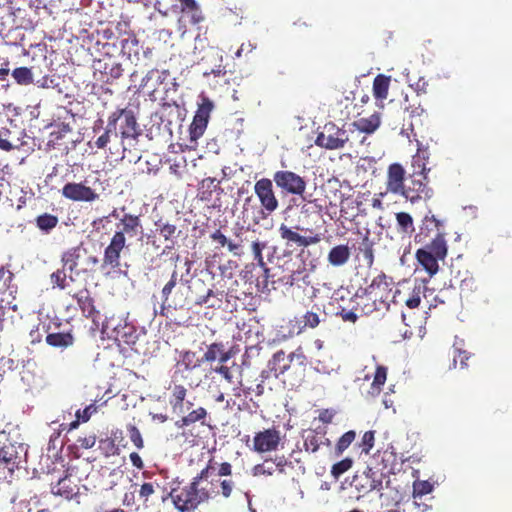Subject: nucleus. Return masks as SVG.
<instances>
[{
	"label": "nucleus",
	"instance_id": "obj_1",
	"mask_svg": "<svg viewBox=\"0 0 512 512\" xmlns=\"http://www.w3.org/2000/svg\"><path fill=\"white\" fill-rule=\"evenodd\" d=\"M213 460L210 459L191 482L184 486L171 488L170 492L162 500L171 498L174 507L179 512H194L201 504L207 503L215 494L214 482L208 481L211 470L214 469Z\"/></svg>",
	"mask_w": 512,
	"mask_h": 512
},
{
	"label": "nucleus",
	"instance_id": "obj_2",
	"mask_svg": "<svg viewBox=\"0 0 512 512\" xmlns=\"http://www.w3.org/2000/svg\"><path fill=\"white\" fill-rule=\"evenodd\" d=\"M53 288L64 291L76 300L82 315L90 318L98 327L101 318L100 312L95 307V300L91 295L86 281H79L75 277H67L63 271H55L50 275Z\"/></svg>",
	"mask_w": 512,
	"mask_h": 512
},
{
	"label": "nucleus",
	"instance_id": "obj_3",
	"mask_svg": "<svg viewBox=\"0 0 512 512\" xmlns=\"http://www.w3.org/2000/svg\"><path fill=\"white\" fill-rule=\"evenodd\" d=\"M116 228L110 243L104 249L102 268H118L121 253L127 246L126 238H134L143 230L140 216L131 213H125L116 224Z\"/></svg>",
	"mask_w": 512,
	"mask_h": 512
},
{
	"label": "nucleus",
	"instance_id": "obj_4",
	"mask_svg": "<svg viewBox=\"0 0 512 512\" xmlns=\"http://www.w3.org/2000/svg\"><path fill=\"white\" fill-rule=\"evenodd\" d=\"M434 196V190L430 186V181L426 173H411L407 177L405 193L402 198L412 204L420 201L427 202Z\"/></svg>",
	"mask_w": 512,
	"mask_h": 512
},
{
	"label": "nucleus",
	"instance_id": "obj_5",
	"mask_svg": "<svg viewBox=\"0 0 512 512\" xmlns=\"http://www.w3.org/2000/svg\"><path fill=\"white\" fill-rule=\"evenodd\" d=\"M280 238L285 242V246L287 248L292 247H301V251L298 254V257L301 258L303 262H305V255H309V251L306 248L310 245L318 244L323 239L322 233H314L310 230V235H301L292 227L287 226L282 223L278 229Z\"/></svg>",
	"mask_w": 512,
	"mask_h": 512
},
{
	"label": "nucleus",
	"instance_id": "obj_6",
	"mask_svg": "<svg viewBox=\"0 0 512 512\" xmlns=\"http://www.w3.org/2000/svg\"><path fill=\"white\" fill-rule=\"evenodd\" d=\"M254 193L260 203L262 218L272 215L279 208L272 179L263 177L254 184Z\"/></svg>",
	"mask_w": 512,
	"mask_h": 512
},
{
	"label": "nucleus",
	"instance_id": "obj_7",
	"mask_svg": "<svg viewBox=\"0 0 512 512\" xmlns=\"http://www.w3.org/2000/svg\"><path fill=\"white\" fill-rule=\"evenodd\" d=\"M109 129L116 130L120 123V135L122 139H137L141 134L134 112L131 109H117L109 115Z\"/></svg>",
	"mask_w": 512,
	"mask_h": 512
},
{
	"label": "nucleus",
	"instance_id": "obj_8",
	"mask_svg": "<svg viewBox=\"0 0 512 512\" xmlns=\"http://www.w3.org/2000/svg\"><path fill=\"white\" fill-rule=\"evenodd\" d=\"M213 107L212 101L208 98H204L202 103L198 106L189 127L190 148L195 149L197 147L198 139L201 138L206 131Z\"/></svg>",
	"mask_w": 512,
	"mask_h": 512
},
{
	"label": "nucleus",
	"instance_id": "obj_9",
	"mask_svg": "<svg viewBox=\"0 0 512 512\" xmlns=\"http://www.w3.org/2000/svg\"><path fill=\"white\" fill-rule=\"evenodd\" d=\"M272 181L287 194L303 197L307 183L305 179L290 170H279L273 174Z\"/></svg>",
	"mask_w": 512,
	"mask_h": 512
},
{
	"label": "nucleus",
	"instance_id": "obj_10",
	"mask_svg": "<svg viewBox=\"0 0 512 512\" xmlns=\"http://www.w3.org/2000/svg\"><path fill=\"white\" fill-rule=\"evenodd\" d=\"M348 140L349 137L345 130L329 122L324 125L323 131L318 133L315 144L321 148L336 150L343 148Z\"/></svg>",
	"mask_w": 512,
	"mask_h": 512
},
{
	"label": "nucleus",
	"instance_id": "obj_11",
	"mask_svg": "<svg viewBox=\"0 0 512 512\" xmlns=\"http://www.w3.org/2000/svg\"><path fill=\"white\" fill-rule=\"evenodd\" d=\"M285 435L281 431L272 426L271 428L264 429L255 433L253 438V451L257 453H267L277 451L283 447Z\"/></svg>",
	"mask_w": 512,
	"mask_h": 512
},
{
	"label": "nucleus",
	"instance_id": "obj_12",
	"mask_svg": "<svg viewBox=\"0 0 512 512\" xmlns=\"http://www.w3.org/2000/svg\"><path fill=\"white\" fill-rule=\"evenodd\" d=\"M407 182L406 171L400 163H392L388 166L385 180V191L378 196L385 197L388 194L402 197L405 193Z\"/></svg>",
	"mask_w": 512,
	"mask_h": 512
},
{
	"label": "nucleus",
	"instance_id": "obj_13",
	"mask_svg": "<svg viewBox=\"0 0 512 512\" xmlns=\"http://www.w3.org/2000/svg\"><path fill=\"white\" fill-rule=\"evenodd\" d=\"M385 474L374 468L368 467L362 473H356L352 479L351 486L354 487L358 493L365 495L373 490H381L383 488V480Z\"/></svg>",
	"mask_w": 512,
	"mask_h": 512
},
{
	"label": "nucleus",
	"instance_id": "obj_14",
	"mask_svg": "<svg viewBox=\"0 0 512 512\" xmlns=\"http://www.w3.org/2000/svg\"><path fill=\"white\" fill-rule=\"evenodd\" d=\"M61 193L63 197L74 202H93L99 198V194L83 182L66 183Z\"/></svg>",
	"mask_w": 512,
	"mask_h": 512
},
{
	"label": "nucleus",
	"instance_id": "obj_15",
	"mask_svg": "<svg viewBox=\"0 0 512 512\" xmlns=\"http://www.w3.org/2000/svg\"><path fill=\"white\" fill-rule=\"evenodd\" d=\"M440 233L446 234L444 228V221L438 219L434 214L429 211L422 220L420 231L416 235L415 240L417 243H426L433 235Z\"/></svg>",
	"mask_w": 512,
	"mask_h": 512
},
{
	"label": "nucleus",
	"instance_id": "obj_16",
	"mask_svg": "<svg viewBox=\"0 0 512 512\" xmlns=\"http://www.w3.org/2000/svg\"><path fill=\"white\" fill-rule=\"evenodd\" d=\"M294 359H296L300 364H303L305 356L300 350L292 352L289 355H286L283 350H279L269 361L270 370L274 372L276 377H278L289 369L290 363Z\"/></svg>",
	"mask_w": 512,
	"mask_h": 512
},
{
	"label": "nucleus",
	"instance_id": "obj_17",
	"mask_svg": "<svg viewBox=\"0 0 512 512\" xmlns=\"http://www.w3.org/2000/svg\"><path fill=\"white\" fill-rule=\"evenodd\" d=\"M390 281L388 277L384 273L378 274L372 280L371 284L366 288V292L369 300H372V305H365L363 311L365 314L371 313L375 308V301L379 296L380 299L383 298L384 293L390 291Z\"/></svg>",
	"mask_w": 512,
	"mask_h": 512
},
{
	"label": "nucleus",
	"instance_id": "obj_18",
	"mask_svg": "<svg viewBox=\"0 0 512 512\" xmlns=\"http://www.w3.org/2000/svg\"><path fill=\"white\" fill-rule=\"evenodd\" d=\"M83 251H85V249L76 246L63 252L61 256L62 268L56 271H63L67 277H75L77 279L82 272V270H78V265Z\"/></svg>",
	"mask_w": 512,
	"mask_h": 512
},
{
	"label": "nucleus",
	"instance_id": "obj_19",
	"mask_svg": "<svg viewBox=\"0 0 512 512\" xmlns=\"http://www.w3.org/2000/svg\"><path fill=\"white\" fill-rule=\"evenodd\" d=\"M177 2L179 3V9L182 14L179 18V23L186 18L192 25H199L205 21V15L196 0H180Z\"/></svg>",
	"mask_w": 512,
	"mask_h": 512
},
{
	"label": "nucleus",
	"instance_id": "obj_20",
	"mask_svg": "<svg viewBox=\"0 0 512 512\" xmlns=\"http://www.w3.org/2000/svg\"><path fill=\"white\" fill-rule=\"evenodd\" d=\"M286 463L284 456L276 457L275 459H266L252 468V475L260 477L272 476L275 472L284 473Z\"/></svg>",
	"mask_w": 512,
	"mask_h": 512
},
{
	"label": "nucleus",
	"instance_id": "obj_21",
	"mask_svg": "<svg viewBox=\"0 0 512 512\" xmlns=\"http://www.w3.org/2000/svg\"><path fill=\"white\" fill-rule=\"evenodd\" d=\"M175 421V426L178 429L190 427L193 424L199 422L202 426L207 425L208 412L204 407H197L189 411L186 415Z\"/></svg>",
	"mask_w": 512,
	"mask_h": 512
},
{
	"label": "nucleus",
	"instance_id": "obj_22",
	"mask_svg": "<svg viewBox=\"0 0 512 512\" xmlns=\"http://www.w3.org/2000/svg\"><path fill=\"white\" fill-rule=\"evenodd\" d=\"M445 235L440 233L433 235L426 243H422L424 245L422 248L438 259L444 260L448 253Z\"/></svg>",
	"mask_w": 512,
	"mask_h": 512
},
{
	"label": "nucleus",
	"instance_id": "obj_23",
	"mask_svg": "<svg viewBox=\"0 0 512 512\" xmlns=\"http://www.w3.org/2000/svg\"><path fill=\"white\" fill-rule=\"evenodd\" d=\"M350 256L351 252L348 245L340 244L330 249L327 255V261L333 267H340L349 261Z\"/></svg>",
	"mask_w": 512,
	"mask_h": 512
},
{
	"label": "nucleus",
	"instance_id": "obj_24",
	"mask_svg": "<svg viewBox=\"0 0 512 512\" xmlns=\"http://www.w3.org/2000/svg\"><path fill=\"white\" fill-rule=\"evenodd\" d=\"M155 227L164 240L171 243V245H167L163 250L162 254H165L167 249L173 248L180 231H178L176 225L163 222L161 219L155 222Z\"/></svg>",
	"mask_w": 512,
	"mask_h": 512
},
{
	"label": "nucleus",
	"instance_id": "obj_25",
	"mask_svg": "<svg viewBox=\"0 0 512 512\" xmlns=\"http://www.w3.org/2000/svg\"><path fill=\"white\" fill-rule=\"evenodd\" d=\"M187 389L183 385H175L169 400L173 413L177 415L185 414V399Z\"/></svg>",
	"mask_w": 512,
	"mask_h": 512
},
{
	"label": "nucleus",
	"instance_id": "obj_26",
	"mask_svg": "<svg viewBox=\"0 0 512 512\" xmlns=\"http://www.w3.org/2000/svg\"><path fill=\"white\" fill-rule=\"evenodd\" d=\"M416 259L430 276H433L438 272V261L440 259L430 254L427 250H424L423 248L418 249L416 251Z\"/></svg>",
	"mask_w": 512,
	"mask_h": 512
},
{
	"label": "nucleus",
	"instance_id": "obj_27",
	"mask_svg": "<svg viewBox=\"0 0 512 512\" xmlns=\"http://www.w3.org/2000/svg\"><path fill=\"white\" fill-rule=\"evenodd\" d=\"M220 182L213 177H207L203 179L198 188V197L201 201L210 202L212 199V194L216 190H220L219 186Z\"/></svg>",
	"mask_w": 512,
	"mask_h": 512
},
{
	"label": "nucleus",
	"instance_id": "obj_28",
	"mask_svg": "<svg viewBox=\"0 0 512 512\" xmlns=\"http://www.w3.org/2000/svg\"><path fill=\"white\" fill-rule=\"evenodd\" d=\"M391 77L378 74L373 80V95L377 100H384L388 97Z\"/></svg>",
	"mask_w": 512,
	"mask_h": 512
},
{
	"label": "nucleus",
	"instance_id": "obj_29",
	"mask_svg": "<svg viewBox=\"0 0 512 512\" xmlns=\"http://www.w3.org/2000/svg\"><path fill=\"white\" fill-rule=\"evenodd\" d=\"M352 126L360 132L371 134L380 126V117L377 113H374L367 118H360L354 121Z\"/></svg>",
	"mask_w": 512,
	"mask_h": 512
},
{
	"label": "nucleus",
	"instance_id": "obj_30",
	"mask_svg": "<svg viewBox=\"0 0 512 512\" xmlns=\"http://www.w3.org/2000/svg\"><path fill=\"white\" fill-rule=\"evenodd\" d=\"M46 343L56 348H67L74 343V336L70 333H49L46 336Z\"/></svg>",
	"mask_w": 512,
	"mask_h": 512
},
{
	"label": "nucleus",
	"instance_id": "obj_31",
	"mask_svg": "<svg viewBox=\"0 0 512 512\" xmlns=\"http://www.w3.org/2000/svg\"><path fill=\"white\" fill-rule=\"evenodd\" d=\"M323 436L319 435L315 430H310L303 435V447L308 453H316L322 442Z\"/></svg>",
	"mask_w": 512,
	"mask_h": 512
},
{
	"label": "nucleus",
	"instance_id": "obj_32",
	"mask_svg": "<svg viewBox=\"0 0 512 512\" xmlns=\"http://www.w3.org/2000/svg\"><path fill=\"white\" fill-rule=\"evenodd\" d=\"M11 75L15 82L21 86H28L34 82L32 69L25 66L13 69Z\"/></svg>",
	"mask_w": 512,
	"mask_h": 512
},
{
	"label": "nucleus",
	"instance_id": "obj_33",
	"mask_svg": "<svg viewBox=\"0 0 512 512\" xmlns=\"http://www.w3.org/2000/svg\"><path fill=\"white\" fill-rule=\"evenodd\" d=\"M387 379V368L383 365H377L373 381L371 384L370 394L373 396L379 395L382 386L385 384Z\"/></svg>",
	"mask_w": 512,
	"mask_h": 512
},
{
	"label": "nucleus",
	"instance_id": "obj_34",
	"mask_svg": "<svg viewBox=\"0 0 512 512\" xmlns=\"http://www.w3.org/2000/svg\"><path fill=\"white\" fill-rule=\"evenodd\" d=\"M35 223L39 230L49 233L58 225L59 219L56 215L44 213L36 217Z\"/></svg>",
	"mask_w": 512,
	"mask_h": 512
},
{
	"label": "nucleus",
	"instance_id": "obj_35",
	"mask_svg": "<svg viewBox=\"0 0 512 512\" xmlns=\"http://www.w3.org/2000/svg\"><path fill=\"white\" fill-rule=\"evenodd\" d=\"M0 462L11 468L18 467V455L13 445H4L0 448Z\"/></svg>",
	"mask_w": 512,
	"mask_h": 512
},
{
	"label": "nucleus",
	"instance_id": "obj_36",
	"mask_svg": "<svg viewBox=\"0 0 512 512\" xmlns=\"http://www.w3.org/2000/svg\"><path fill=\"white\" fill-rule=\"evenodd\" d=\"M395 217L399 231L406 234H412L415 231L414 221L409 213L398 212L396 213Z\"/></svg>",
	"mask_w": 512,
	"mask_h": 512
},
{
	"label": "nucleus",
	"instance_id": "obj_37",
	"mask_svg": "<svg viewBox=\"0 0 512 512\" xmlns=\"http://www.w3.org/2000/svg\"><path fill=\"white\" fill-rule=\"evenodd\" d=\"M211 239L217 242L220 246H227L228 250L232 252L234 255H239L238 250L241 248L240 243H234L229 241L227 237L221 232V230H216L211 234Z\"/></svg>",
	"mask_w": 512,
	"mask_h": 512
},
{
	"label": "nucleus",
	"instance_id": "obj_38",
	"mask_svg": "<svg viewBox=\"0 0 512 512\" xmlns=\"http://www.w3.org/2000/svg\"><path fill=\"white\" fill-rule=\"evenodd\" d=\"M69 480L67 476L58 480V482L52 486L51 492L54 495L62 496L67 499L71 498L74 494L73 488L67 483Z\"/></svg>",
	"mask_w": 512,
	"mask_h": 512
},
{
	"label": "nucleus",
	"instance_id": "obj_39",
	"mask_svg": "<svg viewBox=\"0 0 512 512\" xmlns=\"http://www.w3.org/2000/svg\"><path fill=\"white\" fill-rule=\"evenodd\" d=\"M355 438V431L350 430L345 432L336 443L335 452L337 456H340L352 444Z\"/></svg>",
	"mask_w": 512,
	"mask_h": 512
},
{
	"label": "nucleus",
	"instance_id": "obj_40",
	"mask_svg": "<svg viewBox=\"0 0 512 512\" xmlns=\"http://www.w3.org/2000/svg\"><path fill=\"white\" fill-rule=\"evenodd\" d=\"M319 311L320 308L314 305L310 311L303 315L304 328L314 329L320 324Z\"/></svg>",
	"mask_w": 512,
	"mask_h": 512
},
{
	"label": "nucleus",
	"instance_id": "obj_41",
	"mask_svg": "<svg viewBox=\"0 0 512 512\" xmlns=\"http://www.w3.org/2000/svg\"><path fill=\"white\" fill-rule=\"evenodd\" d=\"M177 281H178V272L175 269L172 272L169 281L162 288L161 297H162V304L163 305L168 304L170 306L168 301H169V298H170V295H171L173 289L175 288V286L177 284Z\"/></svg>",
	"mask_w": 512,
	"mask_h": 512
},
{
	"label": "nucleus",
	"instance_id": "obj_42",
	"mask_svg": "<svg viewBox=\"0 0 512 512\" xmlns=\"http://www.w3.org/2000/svg\"><path fill=\"white\" fill-rule=\"evenodd\" d=\"M224 348L223 343H212L207 347V350L202 356L203 362H213L219 359V356Z\"/></svg>",
	"mask_w": 512,
	"mask_h": 512
},
{
	"label": "nucleus",
	"instance_id": "obj_43",
	"mask_svg": "<svg viewBox=\"0 0 512 512\" xmlns=\"http://www.w3.org/2000/svg\"><path fill=\"white\" fill-rule=\"evenodd\" d=\"M126 429H127L128 437L130 438V440L132 441L134 446L138 450L143 449L144 448V440H143L140 430L134 424H131V423L127 424Z\"/></svg>",
	"mask_w": 512,
	"mask_h": 512
},
{
	"label": "nucleus",
	"instance_id": "obj_44",
	"mask_svg": "<svg viewBox=\"0 0 512 512\" xmlns=\"http://www.w3.org/2000/svg\"><path fill=\"white\" fill-rule=\"evenodd\" d=\"M433 485L429 481L417 480L413 483V498H422V496L431 493Z\"/></svg>",
	"mask_w": 512,
	"mask_h": 512
},
{
	"label": "nucleus",
	"instance_id": "obj_45",
	"mask_svg": "<svg viewBox=\"0 0 512 512\" xmlns=\"http://www.w3.org/2000/svg\"><path fill=\"white\" fill-rule=\"evenodd\" d=\"M353 464V460L351 458H344L341 461L333 464L331 468V475L338 479L341 475H343L345 472H347Z\"/></svg>",
	"mask_w": 512,
	"mask_h": 512
},
{
	"label": "nucleus",
	"instance_id": "obj_46",
	"mask_svg": "<svg viewBox=\"0 0 512 512\" xmlns=\"http://www.w3.org/2000/svg\"><path fill=\"white\" fill-rule=\"evenodd\" d=\"M156 487H159L157 483L152 482H145L140 486V489L138 491V495L140 500L147 504L149 501V498L156 492Z\"/></svg>",
	"mask_w": 512,
	"mask_h": 512
},
{
	"label": "nucleus",
	"instance_id": "obj_47",
	"mask_svg": "<svg viewBox=\"0 0 512 512\" xmlns=\"http://www.w3.org/2000/svg\"><path fill=\"white\" fill-rule=\"evenodd\" d=\"M412 167L414 171L412 173H426L430 171L429 168L426 167V157L421 154L419 151L412 157Z\"/></svg>",
	"mask_w": 512,
	"mask_h": 512
},
{
	"label": "nucleus",
	"instance_id": "obj_48",
	"mask_svg": "<svg viewBox=\"0 0 512 512\" xmlns=\"http://www.w3.org/2000/svg\"><path fill=\"white\" fill-rule=\"evenodd\" d=\"M375 441V431L370 430L364 433L362 436V439L359 443V447L361 448L362 452L368 454L370 450L374 446Z\"/></svg>",
	"mask_w": 512,
	"mask_h": 512
},
{
	"label": "nucleus",
	"instance_id": "obj_49",
	"mask_svg": "<svg viewBox=\"0 0 512 512\" xmlns=\"http://www.w3.org/2000/svg\"><path fill=\"white\" fill-rule=\"evenodd\" d=\"M420 500H421V498H413L412 500H410V499L404 500L403 499V502H408V504H406V508H407L408 512H425V511H427L429 506L427 504L421 502Z\"/></svg>",
	"mask_w": 512,
	"mask_h": 512
},
{
	"label": "nucleus",
	"instance_id": "obj_50",
	"mask_svg": "<svg viewBox=\"0 0 512 512\" xmlns=\"http://www.w3.org/2000/svg\"><path fill=\"white\" fill-rule=\"evenodd\" d=\"M219 485L221 488V495L226 499L230 498L235 488V482L232 479L225 478L219 481Z\"/></svg>",
	"mask_w": 512,
	"mask_h": 512
},
{
	"label": "nucleus",
	"instance_id": "obj_51",
	"mask_svg": "<svg viewBox=\"0 0 512 512\" xmlns=\"http://www.w3.org/2000/svg\"><path fill=\"white\" fill-rule=\"evenodd\" d=\"M115 133L117 135L116 130H110L109 129V122L107 123L106 129L102 135H100L96 141L95 145L98 149H104L107 144L110 142V134Z\"/></svg>",
	"mask_w": 512,
	"mask_h": 512
},
{
	"label": "nucleus",
	"instance_id": "obj_52",
	"mask_svg": "<svg viewBox=\"0 0 512 512\" xmlns=\"http://www.w3.org/2000/svg\"><path fill=\"white\" fill-rule=\"evenodd\" d=\"M470 358V354L464 350L455 349L453 355L454 365L459 361L461 368L467 367V360Z\"/></svg>",
	"mask_w": 512,
	"mask_h": 512
},
{
	"label": "nucleus",
	"instance_id": "obj_53",
	"mask_svg": "<svg viewBox=\"0 0 512 512\" xmlns=\"http://www.w3.org/2000/svg\"><path fill=\"white\" fill-rule=\"evenodd\" d=\"M77 443L83 449H90L96 443V435L95 434H89V435H85L83 437H79L77 439Z\"/></svg>",
	"mask_w": 512,
	"mask_h": 512
},
{
	"label": "nucleus",
	"instance_id": "obj_54",
	"mask_svg": "<svg viewBox=\"0 0 512 512\" xmlns=\"http://www.w3.org/2000/svg\"><path fill=\"white\" fill-rule=\"evenodd\" d=\"M214 371L220 375L223 376V378L230 384H233L234 381V375L232 373V370L230 367L226 365L218 366L214 369Z\"/></svg>",
	"mask_w": 512,
	"mask_h": 512
},
{
	"label": "nucleus",
	"instance_id": "obj_55",
	"mask_svg": "<svg viewBox=\"0 0 512 512\" xmlns=\"http://www.w3.org/2000/svg\"><path fill=\"white\" fill-rule=\"evenodd\" d=\"M421 297H420V289L413 290L412 294L405 300V304L410 308L414 309L420 305Z\"/></svg>",
	"mask_w": 512,
	"mask_h": 512
},
{
	"label": "nucleus",
	"instance_id": "obj_56",
	"mask_svg": "<svg viewBox=\"0 0 512 512\" xmlns=\"http://www.w3.org/2000/svg\"><path fill=\"white\" fill-rule=\"evenodd\" d=\"M86 268L82 269L83 273H91L95 271L96 266L99 264V258L95 255H90L85 260Z\"/></svg>",
	"mask_w": 512,
	"mask_h": 512
},
{
	"label": "nucleus",
	"instance_id": "obj_57",
	"mask_svg": "<svg viewBox=\"0 0 512 512\" xmlns=\"http://www.w3.org/2000/svg\"><path fill=\"white\" fill-rule=\"evenodd\" d=\"M16 468H11L8 465L0 462V480L10 481Z\"/></svg>",
	"mask_w": 512,
	"mask_h": 512
},
{
	"label": "nucleus",
	"instance_id": "obj_58",
	"mask_svg": "<svg viewBox=\"0 0 512 512\" xmlns=\"http://www.w3.org/2000/svg\"><path fill=\"white\" fill-rule=\"evenodd\" d=\"M232 475V465L229 462H222L219 464L217 476L228 477Z\"/></svg>",
	"mask_w": 512,
	"mask_h": 512
},
{
	"label": "nucleus",
	"instance_id": "obj_59",
	"mask_svg": "<svg viewBox=\"0 0 512 512\" xmlns=\"http://www.w3.org/2000/svg\"><path fill=\"white\" fill-rule=\"evenodd\" d=\"M251 247H252V252L254 255V260H257L258 258H261V256H263L262 251L265 249L266 243L254 241L252 243Z\"/></svg>",
	"mask_w": 512,
	"mask_h": 512
},
{
	"label": "nucleus",
	"instance_id": "obj_60",
	"mask_svg": "<svg viewBox=\"0 0 512 512\" xmlns=\"http://www.w3.org/2000/svg\"><path fill=\"white\" fill-rule=\"evenodd\" d=\"M334 415L335 413L333 410L323 409L320 411L318 418L322 423L329 424L332 422Z\"/></svg>",
	"mask_w": 512,
	"mask_h": 512
},
{
	"label": "nucleus",
	"instance_id": "obj_61",
	"mask_svg": "<svg viewBox=\"0 0 512 512\" xmlns=\"http://www.w3.org/2000/svg\"><path fill=\"white\" fill-rule=\"evenodd\" d=\"M338 314L341 316V318L344 321H349V322L354 323L358 319L357 314L352 310H346V309L342 308L341 311L338 312Z\"/></svg>",
	"mask_w": 512,
	"mask_h": 512
},
{
	"label": "nucleus",
	"instance_id": "obj_62",
	"mask_svg": "<svg viewBox=\"0 0 512 512\" xmlns=\"http://www.w3.org/2000/svg\"><path fill=\"white\" fill-rule=\"evenodd\" d=\"M92 411H95V408L93 407V405H90V406L86 407L83 411L78 410L76 412V417L78 419H81V421L86 422L90 419V417L92 415Z\"/></svg>",
	"mask_w": 512,
	"mask_h": 512
},
{
	"label": "nucleus",
	"instance_id": "obj_63",
	"mask_svg": "<svg viewBox=\"0 0 512 512\" xmlns=\"http://www.w3.org/2000/svg\"><path fill=\"white\" fill-rule=\"evenodd\" d=\"M130 461L134 467L141 470L144 467V463L142 461V458L137 452H132L129 455Z\"/></svg>",
	"mask_w": 512,
	"mask_h": 512
},
{
	"label": "nucleus",
	"instance_id": "obj_64",
	"mask_svg": "<svg viewBox=\"0 0 512 512\" xmlns=\"http://www.w3.org/2000/svg\"><path fill=\"white\" fill-rule=\"evenodd\" d=\"M406 504H408V502H403V498H401L395 503V507L389 509L387 512H408Z\"/></svg>",
	"mask_w": 512,
	"mask_h": 512
}]
</instances>
